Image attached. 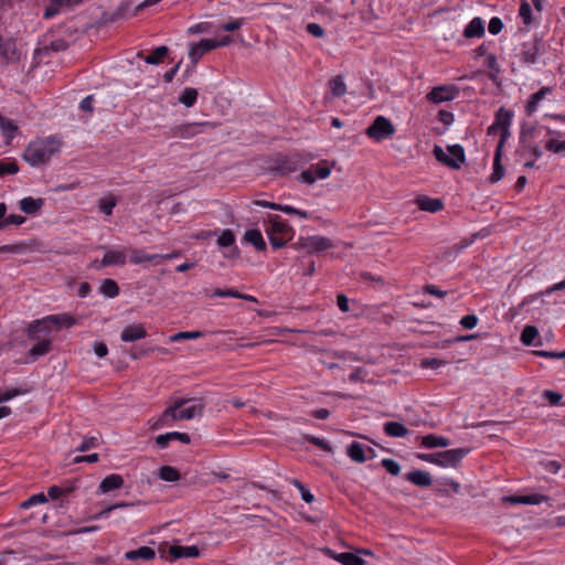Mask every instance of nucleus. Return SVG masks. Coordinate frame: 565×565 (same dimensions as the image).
Returning a JSON list of instances; mask_svg holds the SVG:
<instances>
[{
	"instance_id": "nucleus-52",
	"label": "nucleus",
	"mask_w": 565,
	"mask_h": 565,
	"mask_svg": "<svg viewBox=\"0 0 565 565\" xmlns=\"http://www.w3.org/2000/svg\"><path fill=\"white\" fill-rule=\"evenodd\" d=\"M278 211L286 214H295L302 218H308L310 215L307 211L298 210L291 205L278 204Z\"/></svg>"
},
{
	"instance_id": "nucleus-24",
	"label": "nucleus",
	"mask_w": 565,
	"mask_h": 565,
	"mask_svg": "<svg viewBox=\"0 0 565 565\" xmlns=\"http://www.w3.org/2000/svg\"><path fill=\"white\" fill-rule=\"evenodd\" d=\"M484 34V25L481 18H473L463 30V35L467 39L481 38Z\"/></svg>"
},
{
	"instance_id": "nucleus-26",
	"label": "nucleus",
	"mask_w": 565,
	"mask_h": 565,
	"mask_svg": "<svg viewBox=\"0 0 565 565\" xmlns=\"http://www.w3.org/2000/svg\"><path fill=\"white\" fill-rule=\"evenodd\" d=\"M501 159H502L501 147H497L495 151H494V158H493V171H492L491 175L489 177V181L491 183H495L504 177V167L501 163Z\"/></svg>"
},
{
	"instance_id": "nucleus-21",
	"label": "nucleus",
	"mask_w": 565,
	"mask_h": 565,
	"mask_svg": "<svg viewBox=\"0 0 565 565\" xmlns=\"http://www.w3.org/2000/svg\"><path fill=\"white\" fill-rule=\"evenodd\" d=\"M43 205L44 200L41 198L34 199L32 196H26L19 202L21 211L30 215L36 214Z\"/></svg>"
},
{
	"instance_id": "nucleus-41",
	"label": "nucleus",
	"mask_w": 565,
	"mask_h": 565,
	"mask_svg": "<svg viewBox=\"0 0 565 565\" xmlns=\"http://www.w3.org/2000/svg\"><path fill=\"white\" fill-rule=\"evenodd\" d=\"M329 86L333 96L341 97L345 94L347 87L341 76H335L329 81Z\"/></svg>"
},
{
	"instance_id": "nucleus-29",
	"label": "nucleus",
	"mask_w": 565,
	"mask_h": 565,
	"mask_svg": "<svg viewBox=\"0 0 565 565\" xmlns=\"http://www.w3.org/2000/svg\"><path fill=\"white\" fill-rule=\"evenodd\" d=\"M384 433L390 437H405L408 434L406 426L398 422H387L383 427Z\"/></svg>"
},
{
	"instance_id": "nucleus-18",
	"label": "nucleus",
	"mask_w": 565,
	"mask_h": 565,
	"mask_svg": "<svg viewBox=\"0 0 565 565\" xmlns=\"http://www.w3.org/2000/svg\"><path fill=\"white\" fill-rule=\"evenodd\" d=\"M177 256H178L177 253L162 256V255H158V254H147L143 250L137 249V248L130 249V262L136 265L142 264L146 262H153L157 258H173Z\"/></svg>"
},
{
	"instance_id": "nucleus-57",
	"label": "nucleus",
	"mask_w": 565,
	"mask_h": 565,
	"mask_svg": "<svg viewBox=\"0 0 565 565\" xmlns=\"http://www.w3.org/2000/svg\"><path fill=\"white\" fill-rule=\"evenodd\" d=\"M342 558H343V559H341L342 565H365L366 564V562L362 557H360L353 553H348V555L343 556Z\"/></svg>"
},
{
	"instance_id": "nucleus-43",
	"label": "nucleus",
	"mask_w": 565,
	"mask_h": 565,
	"mask_svg": "<svg viewBox=\"0 0 565 565\" xmlns=\"http://www.w3.org/2000/svg\"><path fill=\"white\" fill-rule=\"evenodd\" d=\"M28 249L29 246L24 242L0 246V253L21 254L26 252Z\"/></svg>"
},
{
	"instance_id": "nucleus-54",
	"label": "nucleus",
	"mask_w": 565,
	"mask_h": 565,
	"mask_svg": "<svg viewBox=\"0 0 565 565\" xmlns=\"http://www.w3.org/2000/svg\"><path fill=\"white\" fill-rule=\"evenodd\" d=\"M292 484L300 491L301 498L307 503H311L315 499L313 494L297 479H294Z\"/></svg>"
},
{
	"instance_id": "nucleus-40",
	"label": "nucleus",
	"mask_w": 565,
	"mask_h": 565,
	"mask_svg": "<svg viewBox=\"0 0 565 565\" xmlns=\"http://www.w3.org/2000/svg\"><path fill=\"white\" fill-rule=\"evenodd\" d=\"M0 129L7 139L11 140L14 137L18 127L12 120L0 115Z\"/></svg>"
},
{
	"instance_id": "nucleus-12",
	"label": "nucleus",
	"mask_w": 565,
	"mask_h": 565,
	"mask_svg": "<svg viewBox=\"0 0 565 565\" xmlns=\"http://www.w3.org/2000/svg\"><path fill=\"white\" fill-rule=\"evenodd\" d=\"M458 90L455 86H437L434 87L427 95L428 100L434 104L452 100L456 98Z\"/></svg>"
},
{
	"instance_id": "nucleus-61",
	"label": "nucleus",
	"mask_w": 565,
	"mask_h": 565,
	"mask_svg": "<svg viewBox=\"0 0 565 565\" xmlns=\"http://www.w3.org/2000/svg\"><path fill=\"white\" fill-rule=\"evenodd\" d=\"M533 354L542 358H548V359H564L565 358V351L563 352H555V351H545V350H535L533 351Z\"/></svg>"
},
{
	"instance_id": "nucleus-11",
	"label": "nucleus",
	"mask_w": 565,
	"mask_h": 565,
	"mask_svg": "<svg viewBox=\"0 0 565 565\" xmlns=\"http://www.w3.org/2000/svg\"><path fill=\"white\" fill-rule=\"evenodd\" d=\"M215 50V44L213 43V39H204L201 40L196 44H192L189 50V57L191 60V65L186 68L185 75H189L191 71L195 67L199 60L206 54L207 52Z\"/></svg>"
},
{
	"instance_id": "nucleus-51",
	"label": "nucleus",
	"mask_w": 565,
	"mask_h": 565,
	"mask_svg": "<svg viewBox=\"0 0 565 565\" xmlns=\"http://www.w3.org/2000/svg\"><path fill=\"white\" fill-rule=\"evenodd\" d=\"M519 13L525 24H530L532 22V9L526 0L521 2Z\"/></svg>"
},
{
	"instance_id": "nucleus-17",
	"label": "nucleus",
	"mask_w": 565,
	"mask_h": 565,
	"mask_svg": "<svg viewBox=\"0 0 565 565\" xmlns=\"http://www.w3.org/2000/svg\"><path fill=\"white\" fill-rule=\"evenodd\" d=\"M168 554L172 559H178L181 557H199L200 550L195 545L191 546H181V545H171L168 547Z\"/></svg>"
},
{
	"instance_id": "nucleus-25",
	"label": "nucleus",
	"mask_w": 565,
	"mask_h": 565,
	"mask_svg": "<svg viewBox=\"0 0 565 565\" xmlns=\"http://www.w3.org/2000/svg\"><path fill=\"white\" fill-rule=\"evenodd\" d=\"M156 552L149 546H141L137 550H131L125 553V558L128 561L145 559L149 561L154 558Z\"/></svg>"
},
{
	"instance_id": "nucleus-36",
	"label": "nucleus",
	"mask_w": 565,
	"mask_h": 565,
	"mask_svg": "<svg viewBox=\"0 0 565 565\" xmlns=\"http://www.w3.org/2000/svg\"><path fill=\"white\" fill-rule=\"evenodd\" d=\"M99 290L103 295L109 298H115L119 294V287L117 282L110 278L103 280Z\"/></svg>"
},
{
	"instance_id": "nucleus-34",
	"label": "nucleus",
	"mask_w": 565,
	"mask_h": 565,
	"mask_svg": "<svg viewBox=\"0 0 565 565\" xmlns=\"http://www.w3.org/2000/svg\"><path fill=\"white\" fill-rule=\"evenodd\" d=\"M203 409H204V405L203 404H194V405H191L189 407H185V408H182L178 415H177V418L180 419V420H189V419H192L196 416H200L202 415L203 413Z\"/></svg>"
},
{
	"instance_id": "nucleus-60",
	"label": "nucleus",
	"mask_w": 565,
	"mask_h": 565,
	"mask_svg": "<svg viewBox=\"0 0 565 565\" xmlns=\"http://www.w3.org/2000/svg\"><path fill=\"white\" fill-rule=\"evenodd\" d=\"M503 29V22L500 18L493 17L488 25V30L491 34L495 35L499 34Z\"/></svg>"
},
{
	"instance_id": "nucleus-7",
	"label": "nucleus",
	"mask_w": 565,
	"mask_h": 565,
	"mask_svg": "<svg viewBox=\"0 0 565 565\" xmlns=\"http://www.w3.org/2000/svg\"><path fill=\"white\" fill-rule=\"evenodd\" d=\"M366 136L375 141H381L395 134V128L390 119L377 116L374 121L366 128Z\"/></svg>"
},
{
	"instance_id": "nucleus-28",
	"label": "nucleus",
	"mask_w": 565,
	"mask_h": 565,
	"mask_svg": "<svg viewBox=\"0 0 565 565\" xmlns=\"http://www.w3.org/2000/svg\"><path fill=\"white\" fill-rule=\"evenodd\" d=\"M244 239L252 244L257 250L262 252L266 249V243L259 230L252 228L247 230L244 234Z\"/></svg>"
},
{
	"instance_id": "nucleus-5",
	"label": "nucleus",
	"mask_w": 565,
	"mask_h": 565,
	"mask_svg": "<svg viewBox=\"0 0 565 565\" xmlns=\"http://www.w3.org/2000/svg\"><path fill=\"white\" fill-rule=\"evenodd\" d=\"M511 119L512 113L504 108H500L495 115L494 122L488 128L489 136L500 132V141L497 147H501V150L503 149L504 142L510 137Z\"/></svg>"
},
{
	"instance_id": "nucleus-30",
	"label": "nucleus",
	"mask_w": 565,
	"mask_h": 565,
	"mask_svg": "<svg viewBox=\"0 0 565 565\" xmlns=\"http://www.w3.org/2000/svg\"><path fill=\"white\" fill-rule=\"evenodd\" d=\"M450 445V440L444 436L437 435H426L422 438V446L428 449L437 448V447H448Z\"/></svg>"
},
{
	"instance_id": "nucleus-35",
	"label": "nucleus",
	"mask_w": 565,
	"mask_h": 565,
	"mask_svg": "<svg viewBox=\"0 0 565 565\" xmlns=\"http://www.w3.org/2000/svg\"><path fill=\"white\" fill-rule=\"evenodd\" d=\"M539 335V330L536 327L534 326H526L522 333H521V342L524 344V345H541L542 342L539 341L536 343H534V340L535 338Z\"/></svg>"
},
{
	"instance_id": "nucleus-20",
	"label": "nucleus",
	"mask_w": 565,
	"mask_h": 565,
	"mask_svg": "<svg viewBox=\"0 0 565 565\" xmlns=\"http://www.w3.org/2000/svg\"><path fill=\"white\" fill-rule=\"evenodd\" d=\"M405 479L417 487H429L433 478L429 472L424 470H413L405 475Z\"/></svg>"
},
{
	"instance_id": "nucleus-58",
	"label": "nucleus",
	"mask_w": 565,
	"mask_h": 565,
	"mask_svg": "<svg viewBox=\"0 0 565 565\" xmlns=\"http://www.w3.org/2000/svg\"><path fill=\"white\" fill-rule=\"evenodd\" d=\"M116 206L115 199H102L99 201V209L106 215H111L113 209Z\"/></svg>"
},
{
	"instance_id": "nucleus-50",
	"label": "nucleus",
	"mask_w": 565,
	"mask_h": 565,
	"mask_svg": "<svg viewBox=\"0 0 565 565\" xmlns=\"http://www.w3.org/2000/svg\"><path fill=\"white\" fill-rule=\"evenodd\" d=\"M135 503H129V502H119V503H115V504H111V505H108L107 508H105L104 510H102L95 518L96 519H106L109 516L110 512L115 509H121V508H128V507H132Z\"/></svg>"
},
{
	"instance_id": "nucleus-59",
	"label": "nucleus",
	"mask_w": 565,
	"mask_h": 565,
	"mask_svg": "<svg viewBox=\"0 0 565 565\" xmlns=\"http://www.w3.org/2000/svg\"><path fill=\"white\" fill-rule=\"evenodd\" d=\"M542 395L551 405H557L563 397L561 393L551 390H545Z\"/></svg>"
},
{
	"instance_id": "nucleus-62",
	"label": "nucleus",
	"mask_w": 565,
	"mask_h": 565,
	"mask_svg": "<svg viewBox=\"0 0 565 565\" xmlns=\"http://www.w3.org/2000/svg\"><path fill=\"white\" fill-rule=\"evenodd\" d=\"M306 30L309 34H311L315 38H322L324 35L323 28L318 23H308L306 25Z\"/></svg>"
},
{
	"instance_id": "nucleus-47",
	"label": "nucleus",
	"mask_w": 565,
	"mask_h": 565,
	"mask_svg": "<svg viewBox=\"0 0 565 565\" xmlns=\"http://www.w3.org/2000/svg\"><path fill=\"white\" fill-rule=\"evenodd\" d=\"M484 64L486 66L493 72V74H490V78L492 81H495L497 79V74L500 72V66L498 64V61H497V57L494 54H489L487 55L486 60H484Z\"/></svg>"
},
{
	"instance_id": "nucleus-33",
	"label": "nucleus",
	"mask_w": 565,
	"mask_h": 565,
	"mask_svg": "<svg viewBox=\"0 0 565 565\" xmlns=\"http://www.w3.org/2000/svg\"><path fill=\"white\" fill-rule=\"evenodd\" d=\"M551 90L552 89L550 87H542L540 90L530 96L525 106L529 115L536 110L539 103L546 96V94L551 93Z\"/></svg>"
},
{
	"instance_id": "nucleus-9",
	"label": "nucleus",
	"mask_w": 565,
	"mask_h": 565,
	"mask_svg": "<svg viewBox=\"0 0 565 565\" xmlns=\"http://www.w3.org/2000/svg\"><path fill=\"white\" fill-rule=\"evenodd\" d=\"M331 173V167L327 161H321L316 166L302 171L299 174V180L306 184H313L317 179H327Z\"/></svg>"
},
{
	"instance_id": "nucleus-38",
	"label": "nucleus",
	"mask_w": 565,
	"mask_h": 565,
	"mask_svg": "<svg viewBox=\"0 0 565 565\" xmlns=\"http://www.w3.org/2000/svg\"><path fill=\"white\" fill-rule=\"evenodd\" d=\"M159 478L163 481L174 482L180 480V472L171 466H163L159 469Z\"/></svg>"
},
{
	"instance_id": "nucleus-53",
	"label": "nucleus",
	"mask_w": 565,
	"mask_h": 565,
	"mask_svg": "<svg viewBox=\"0 0 565 565\" xmlns=\"http://www.w3.org/2000/svg\"><path fill=\"white\" fill-rule=\"evenodd\" d=\"M19 171V167L13 161H0V177H3L6 174H14Z\"/></svg>"
},
{
	"instance_id": "nucleus-46",
	"label": "nucleus",
	"mask_w": 565,
	"mask_h": 565,
	"mask_svg": "<svg viewBox=\"0 0 565 565\" xmlns=\"http://www.w3.org/2000/svg\"><path fill=\"white\" fill-rule=\"evenodd\" d=\"M235 243V235L231 230H224L217 238L221 247H230Z\"/></svg>"
},
{
	"instance_id": "nucleus-27",
	"label": "nucleus",
	"mask_w": 565,
	"mask_h": 565,
	"mask_svg": "<svg viewBox=\"0 0 565 565\" xmlns=\"http://www.w3.org/2000/svg\"><path fill=\"white\" fill-rule=\"evenodd\" d=\"M547 497L544 494H526V495H516V497H510L507 498V500L511 503H518V504H541L544 501H547Z\"/></svg>"
},
{
	"instance_id": "nucleus-48",
	"label": "nucleus",
	"mask_w": 565,
	"mask_h": 565,
	"mask_svg": "<svg viewBox=\"0 0 565 565\" xmlns=\"http://www.w3.org/2000/svg\"><path fill=\"white\" fill-rule=\"evenodd\" d=\"M99 445V438L96 436L85 437L82 444L77 447L81 452L88 451L92 448H96Z\"/></svg>"
},
{
	"instance_id": "nucleus-13",
	"label": "nucleus",
	"mask_w": 565,
	"mask_h": 565,
	"mask_svg": "<svg viewBox=\"0 0 565 565\" xmlns=\"http://www.w3.org/2000/svg\"><path fill=\"white\" fill-rule=\"evenodd\" d=\"M267 235H281L290 238L292 227L280 218L279 215H269V225L266 230Z\"/></svg>"
},
{
	"instance_id": "nucleus-22",
	"label": "nucleus",
	"mask_w": 565,
	"mask_h": 565,
	"mask_svg": "<svg viewBox=\"0 0 565 565\" xmlns=\"http://www.w3.org/2000/svg\"><path fill=\"white\" fill-rule=\"evenodd\" d=\"M180 411L174 408V406L168 407L162 415L152 424V429H160L163 426H171L173 422L179 420L177 415Z\"/></svg>"
},
{
	"instance_id": "nucleus-64",
	"label": "nucleus",
	"mask_w": 565,
	"mask_h": 565,
	"mask_svg": "<svg viewBox=\"0 0 565 565\" xmlns=\"http://www.w3.org/2000/svg\"><path fill=\"white\" fill-rule=\"evenodd\" d=\"M209 31H210L209 22H201V23L194 24L188 29V32L191 34L207 33Z\"/></svg>"
},
{
	"instance_id": "nucleus-44",
	"label": "nucleus",
	"mask_w": 565,
	"mask_h": 565,
	"mask_svg": "<svg viewBox=\"0 0 565 565\" xmlns=\"http://www.w3.org/2000/svg\"><path fill=\"white\" fill-rule=\"evenodd\" d=\"M381 465L392 476H398L401 472V466L394 459L384 458L382 459Z\"/></svg>"
},
{
	"instance_id": "nucleus-16",
	"label": "nucleus",
	"mask_w": 565,
	"mask_h": 565,
	"mask_svg": "<svg viewBox=\"0 0 565 565\" xmlns=\"http://www.w3.org/2000/svg\"><path fill=\"white\" fill-rule=\"evenodd\" d=\"M0 56L7 62H15L19 60L15 43L12 39L0 35Z\"/></svg>"
},
{
	"instance_id": "nucleus-15",
	"label": "nucleus",
	"mask_w": 565,
	"mask_h": 565,
	"mask_svg": "<svg viewBox=\"0 0 565 565\" xmlns=\"http://www.w3.org/2000/svg\"><path fill=\"white\" fill-rule=\"evenodd\" d=\"M147 337V331L143 324H130L124 328L120 334V339L124 342H134Z\"/></svg>"
},
{
	"instance_id": "nucleus-4",
	"label": "nucleus",
	"mask_w": 565,
	"mask_h": 565,
	"mask_svg": "<svg viewBox=\"0 0 565 565\" xmlns=\"http://www.w3.org/2000/svg\"><path fill=\"white\" fill-rule=\"evenodd\" d=\"M305 163L302 157L297 153L289 156L279 153L271 160L269 170L280 175H287Z\"/></svg>"
},
{
	"instance_id": "nucleus-2",
	"label": "nucleus",
	"mask_w": 565,
	"mask_h": 565,
	"mask_svg": "<svg viewBox=\"0 0 565 565\" xmlns=\"http://www.w3.org/2000/svg\"><path fill=\"white\" fill-rule=\"evenodd\" d=\"M60 147L61 142L53 137L35 140L26 147L23 158L30 164L39 166L47 162Z\"/></svg>"
},
{
	"instance_id": "nucleus-56",
	"label": "nucleus",
	"mask_w": 565,
	"mask_h": 565,
	"mask_svg": "<svg viewBox=\"0 0 565 565\" xmlns=\"http://www.w3.org/2000/svg\"><path fill=\"white\" fill-rule=\"evenodd\" d=\"M305 438L310 444L321 448L322 450H324L327 452H332L331 446L327 441H324L323 439H321L319 437H316V436H310V435L306 436Z\"/></svg>"
},
{
	"instance_id": "nucleus-32",
	"label": "nucleus",
	"mask_w": 565,
	"mask_h": 565,
	"mask_svg": "<svg viewBox=\"0 0 565 565\" xmlns=\"http://www.w3.org/2000/svg\"><path fill=\"white\" fill-rule=\"evenodd\" d=\"M417 204L420 210L428 212H438L443 209V202L439 199H431L428 196L417 198Z\"/></svg>"
},
{
	"instance_id": "nucleus-45",
	"label": "nucleus",
	"mask_w": 565,
	"mask_h": 565,
	"mask_svg": "<svg viewBox=\"0 0 565 565\" xmlns=\"http://www.w3.org/2000/svg\"><path fill=\"white\" fill-rule=\"evenodd\" d=\"M47 501L44 493H36L31 495L29 499L21 502L20 508L21 509H29L35 504L45 503Z\"/></svg>"
},
{
	"instance_id": "nucleus-63",
	"label": "nucleus",
	"mask_w": 565,
	"mask_h": 565,
	"mask_svg": "<svg viewBox=\"0 0 565 565\" xmlns=\"http://www.w3.org/2000/svg\"><path fill=\"white\" fill-rule=\"evenodd\" d=\"M477 323L478 317L476 315H466L460 320V324L466 329H473Z\"/></svg>"
},
{
	"instance_id": "nucleus-10",
	"label": "nucleus",
	"mask_w": 565,
	"mask_h": 565,
	"mask_svg": "<svg viewBox=\"0 0 565 565\" xmlns=\"http://www.w3.org/2000/svg\"><path fill=\"white\" fill-rule=\"evenodd\" d=\"M468 452V448H456L439 451L438 466L443 468H457Z\"/></svg>"
},
{
	"instance_id": "nucleus-31",
	"label": "nucleus",
	"mask_w": 565,
	"mask_h": 565,
	"mask_svg": "<svg viewBox=\"0 0 565 565\" xmlns=\"http://www.w3.org/2000/svg\"><path fill=\"white\" fill-rule=\"evenodd\" d=\"M347 454L355 462L362 463L367 459L364 446L358 441L349 445Z\"/></svg>"
},
{
	"instance_id": "nucleus-14",
	"label": "nucleus",
	"mask_w": 565,
	"mask_h": 565,
	"mask_svg": "<svg viewBox=\"0 0 565 565\" xmlns=\"http://www.w3.org/2000/svg\"><path fill=\"white\" fill-rule=\"evenodd\" d=\"M171 441H180L182 444H189L191 441V439L188 434L179 433V431H170L167 434L158 435L156 437V444L161 449L167 448Z\"/></svg>"
},
{
	"instance_id": "nucleus-42",
	"label": "nucleus",
	"mask_w": 565,
	"mask_h": 565,
	"mask_svg": "<svg viewBox=\"0 0 565 565\" xmlns=\"http://www.w3.org/2000/svg\"><path fill=\"white\" fill-rule=\"evenodd\" d=\"M204 294L206 297H222V298L223 297H231V298L241 297V292L233 288H228V289L217 288L213 292L205 290Z\"/></svg>"
},
{
	"instance_id": "nucleus-3",
	"label": "nucleus",
	"mask_w": 565,
	"mask_h": 565,
	"mask_svg": "<svg viewBox=\"0 0 565 565\" xmlns=\"http://www.w3.org/2000/svg\"><path fill=\"white\" fill-rule=\"evenodd\" d=\"M449 156L445 153L444 149L435 145L433 153L436 160L451 169L458 170L466 160L465 149L460 145H451L447 147Z\"/></svg>"
},
{
	"instance_id": "nucleus-8",
	"label": "nucleus",
	"mask_w": 565,
	"mask_h": 565,
	"mask_svg": "<svg viewBox=\"0 0 565 565\" xmlns=\"http://www.w3.org/2000/svg\"><path fill=\"white\" fill-rule=\"evenodd\" d=\"M215 122L203 121V122H188L178 125L170 130L171 137L190 139L199 134L204 132L207 128H214Z\"/></svg>"
},
{
	"instance_id": "nucleus-37",
	"label": "nucleus",
	"mask_w": 565,
	"mask_h": 565,
	"mask_svg": "<svg viewBox=\"0 0 565 565\" xmlns=\"http://www.w3.org/2000/svg\"><path fill=\"white\" fill-rule=\"evenodd\" d=\"M198 99V90L192 87H186L179 96V102L185 107H192Z\"/></svg>"
},
{
	"instance_id": "nucleus-55",
	"label": "nucleus",
	"mask_w": 565,
	"mask_h": 565,
	"mask_svg": "<svg viewBox=\"0 0 565 565\" xmlns=\"http://www.w3.org/2000/svg\"><path fill=\"white\" fill-rule=\"evenodd\" d=\"M545 148H546V150L554 152V153L563 152V151H565V140L559 141L557 139H550L546 142Z\"/></svg>"
},
{
	"instance_id": "nucleus-1",
	"label": "nucleus",
	"mask_w": 565,
	"mask_h": 565,
	"mask_svg": "<svg viewBox=\"0 0 565 565\" xmlns=\"http://www.w3.org/2000/svg\"><path fill=\"white\" fill-rule=\"evenodd\" d=\"M75 324V318L67 313L51 315L43 319L35 320L28 328V337L36 343L29 350L32 361L47 354L52 350V341L49 334L52 330L71 328Z\"/></svg>"
},
{
	"instance_id": "nucleus-49",
	"label": "nucleus",
	"mask_w": 565,
	"mask_h": 565,
	"mask_svg": "<svg viewBox=\"0 0 565 565\" xmlns=\"http://www.w3.org/2000/svg\"><path fill=\"white\" fill-rule=\"evenodd\" d=\"M202 337V332L200 331H184L179 332L170 337L171 342L180 341V340H192Z\"/></svg>"
},
{
	"instance_id": "nucleus-23",
	"label": "nucleus",
	"mask_w": 565,
	"mask_h": 565,
	"mask_svg": "<svg viewBox=\"0 0 565 565\" xmlns=\"http://www.w3.org/2000/svg\"><path fill=\"white\" fill-rule=\"evenodd\" d=\"M124 486V478L120 475L111 473L109 476H106L100 484L99 490L103 493H107L109 491L120 489Z\"/></svg>"
},
{
	"instance_id": "nucleus-39",
	"label": "nucleus",
	"mask_w": 565,
	"mask_h": 565,
	"mask_svg": "<svg viewBox=\"0 0 565 565\" xmlns=\"http://www.w3.org/2000/svg\"><path fill=\"white\" fill-rule=\"evenodd\" d=\"M168 53L169 49L167 46H158L151 54L145 57V62L153 65L159 64Z\"/></svg>"
},
{
	"instance_id": "nucleus-19",
	"label": "nucleus",
	"mask_w": 565,
	"mask_h": 565,
	"mask_svg": "<svg viewBox=\"0 0 565 565\" xmlns=\"http://www.w3.org/2000/svg\"><path fill=\"white\" fill-rule=\"evenodd\" d=\"M126 264V254L124 250H113L107 249L103 259L100 260V265L97 268H103L106 266H124Z\"/></svg>"
},
{
	"instance_id": "nucleus-6",
	"label": "nucleus",
	"mask_w": 565,
	"mask_h": 565,
	"mask_svg": "<svg viewBox=\"0 0 565 565\" xmlns=\"http://www.w3.org/2000/svg\"><path fill=\"white\" fill-rule=\"evenodd\" d=\"M295 249H306L309 254L324 252L333 247L331 239L320 235L300 237L295 244Z\"/></svg>"
}]
</instances>
